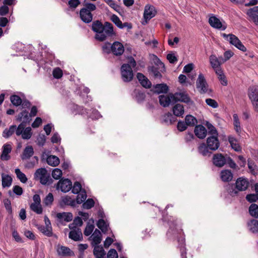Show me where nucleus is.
<instances>
[{
	"label": "nucleus",
	"mask_w": 258,
	"mask_h": 258,
	"mask_svg": "<svg viewBox=\"0 0 258 258\" xmlns=\"http://www.w3.org/2000/svg\"><path fill=\"white\" fill-rule=\"evenodd\" d=\"M196 87L201 94L210 93L212 90L209 88V85L202 74L199 75L196 81Z\"/></svg>",
	"instance_id": "3"
},
{
	"label": "nucleus",
	"mask_w": 258,
	"mask_h": 258,
	"mask_svg": "<svg viewBox=\"0 0 258 258\" xmlns=\"http://www.w3.org/2000/svg\"><path fill=\"white\" fill-rule=\"evenodd\" d=\"M209 148L205 144L203 143L201 144L198 147V151L199 153L203 156H210L211 152L209 151Z\"/></svg>",
	"instance_id": "37"
},
{
	"label": "nucleus",
	"mask_w": 258,
	"mask_h": 258,
	"mask_svg": "<svg viewBox=\"0 0 258 258\" xmlns=\"http://www.w3.org/2000/svg\"><path fill=\"white\" fill-rule=\"evenodd\" d=\"M248 17V19L250 21H252L254 24L258 26V15L255 14H247Z\"/></svg>",
	"instance_id": "61"
},
{
	"label": "nucleus",
	"mask_w": 258,
	"mask_h": 258,
	"mask_svg": "<svg viewBox=\"0 0 258 258\" xmlns=\"http://www.w3.org/2000/svg\"><path fill=\"white\" fill-rule=\"evenodd\" d=\"M62 202L66 205H70L71 206H75L76 203L75 200L68 196L63 197L62 198Z\"/></svg>",
	"instance_id": "47"
},
{
	"label": "nucleus",
	"mask_w": 258,
	"mask_h": 258,
	"mask_svg": "<svg viewBox=\"0 0 258 258\" xmlns=\"http://www.w3.org/2000/svg\"><path fill=\"white\" fill-rule=\"evenodd\" d=\"M196 136L200 139H204L207 135V130L202 125H196L194 131Z\"/></svg>",
	"instance_id": "19"
},
{
	"label": "nucleus",
	"mask_w": 258,
	"mask_h": 258,
	"mask_svg": "<svg viewBox=\"0 0 258 258\" xmlns=\"http://www.w3.org/2000/svg\"><path fill=\"white\" fill-rule=\"evenodd\" d=\"M25 126L26 124L24 122L21 123L18 127L16 126L15 131L16 135L18 136L21 135L25 130Z\"/></svg>",
	"instance_id": "55"
},
{
	"label": "nucleus",
	"mask_w": 258,
	"mask_h": 258,
	"mask_svg": "<svg viewBox=\"0 0 258 258\" xmlns=\"http://www.w3.org/2000/svg\"><path fill=\"white\" fill-rule=\"evenodd\" d=\"M10 100L12 103L16 106L20 105L22 103L21 98L19 96L16 95H13L11 96L10 97Z\"/></svg>",
	"instance_id": "44"
},
{
	"label": "nucleus",
	"mask_w": 258,
	"mask_h": 258,
	"mask_svg": "<svg viewBox=\"0 0 258 258\" xmlns=\"http://www.w3.org/2000/svg\"><path fill=\"white\" fill-rule=\"evenodd\" d=\"M172 93L168 95H161L159 96V101L160 104L164 107H168L170 103L174 102L173 97L172 96Z\"/></svg>",
	"instance_id": "13"
},
{
	"label": "nucleus",
	"mask_w": 258,
	"mask_h": 258,
	"mask_svg": "<svg viewBox=\"0 0 258 258\" xmlns=\"http://www.w3.org/2000/svg\"><path fill=\"white\" fill-rule=\"evenodd\" d=\"M87 198V195L85 191H82L80 194H79L77 196V203L78 204H81L82 202H84Z\"/></svg>",
	"instance_id": "53"
},
{
	"label": "nucleus",
	"mask_w": 258,
	"mask_h": 258,
	"mask_svg": "<svg viewBox=\"0 0 258 258\" xmlns=\"http://www.w3.org/2000/svg\"><path fill=\"white\" fill-rule=\"evenodd\" d=\"M32 135V130L30 127L25 128L22 135V138L25 140H28L31 138Z\"/></svg>",
	"instance_id": "45"
},
{
	"label": "nucleus",
	"mask_w": 258,
	"mask_h": 258,
	"mask_svg": "<svg viewBox=\"0 0 258 258\" xmlns=\"http://www.w3.org/2000/svg\"><path fill=\"white\" fill-rule=\"evenodd\" d=\"M107 258H118V254L114 249H111L108 252Z\"/></svg>",
	"instance_id": "64"
},
{
	"label": "nucleus",
	"mask_w": 258,
	"mask_h": 258,
	"mask_svg": "<svg viewBox=\"0 0 258 258\" xmlns=\"http://www.w3.org/2000/svg\"><path fill=\"white\" fill-rule=\"evenodd\" d=\"M56 217L57 218L66 222H70L73 219V215L71 213H59L57 214Z\"/></svg>",
	"instance_id": "35"
},
{
	"label": "nucleus",
	"mask_w": 258,
	"mask_h": 258,
	"mask_svg": "<svg viewBox=\"0 0 258 258\" xmlns=\"http://www.w3.org/2000/svg\"><path fill=\"white\" fill-rule=\"evenodd\" d=\"M57 252L59 255L63 256L71 255L73 253L69 247L64 246L58 247L57 249Z\"/></svg>",
	"instance_id": "29"
},
{
	"label": "nucleus",
	"mask_w": 258,
	"mask_h": 258,
	"mask_svg": "<svg viewBox=\"0 0 258 258\" xmlns=\"http://www.w3.org/2000/svg\"><path fill=\"white\" fill-rule=\"evenodd\" d=\"M227 159L222 154H214L213 157V164L217 167H222L226 164Z\"/></svg>",
	"instance_id": "15"
},
{
	"label": "nucleus",
	"mask_w": 258,
	"mask_h": 258,
	"mask_svg": "<svg viewBox=\"0 0 258 258\" xmlns=\"http://www.w3.org/2000/svg\"><path fill=\"white\" fill-rule=\"evenodd\" d=\"M4 204L5 208L9 213H11L12 212V209L11 206V202L10 200L7 199L4 200Z\"/></svg>",
	"instance_id": "62"
},
{
	"label": "nucleus",
	"mask_w": 258,
	"mask_h": 258,
	"mask_svg": "<svg viewBox=\"0 0 258 258\" xmlns=\"http://www.w3.org/2000/svg\"><path fill=\"white\" fill-rule=\"evenodd\" d=\"M69 237L75 241H79L83 240V235L80 228H71Z\"/></svg>",
	"instance_id": "14"
},
{
	"label": "nucleus",
	"mask_w": 258,
	"mask_h": 258,
	"mask_svg": "<svg viewBox=\"0 0 258 258\" xmlns=\"http://www.w3.org/2000/svg\"><path fill=\"white\" fill-rule=\"evenodd\" d=\"M89 239L92 241V246L97 245L102 240V235L100 231L95 229Z\"/></svg>",
	"instance_id": "18"
},
{
	"label": "nucleus",
	"mask_w": 258,
	"mask_h": 258,
	"mask_svg": "<svg viewBox=\"0 0 258 258\" xmlns=\"http://www.w3.org/2000/svg\"><path fill=\"white\" fill-rule=\"evenodd\" d=\"M248 167L252 173L255 174L256 173V166L252 162L249 161H248Z\"/></svg>",
	"instance_id": "63"
},
{
	"label": "nucleus",
	"mask_w": 258,
	"mask_h": 258,
	"mask_svg": "<svg viewBox=\"0 0 258 258\" xmlns=\"http://www.w3.org/2000/svg\"><path fill=\"white\" fill-rule=\"evenodd\" d=\"M220 177L224 182H229L233 178V174L229 170H223L220 173Z\"/></svg>",
	"instance_id": "23"
},
{
	"label": "nucleus",
	"mask_w": 258,
	"mask_h": 258,
	"mask_svg": "<svg viewBox=\"0 0 258 258\" xmlns=\"http://www.w3.org/2000/svg\"><path fill=\"white\" fill-rule=\"evenodd\" d=\"M94 229V224L88 223L87 225V226L85 229L84 232L85 235H86L87 236H89L93 232Z\"/></svg>",
	"instance_id": "51"
},
{
	"label": "nucleus",
	"mask_w": 258,
	"mask_h": 258,
	"mask_svg": "<svg viewBox=\"0 0 258 258\" xmlns=\"http://www.w3.org/2000/svg\"><path fill=\"white\" fill-rule=\"evenodd\" d=\"M53 76L56 79H59L62 76V71L59 68H55L53 71Z\"/></svg>",
	"instance_id": "58"
},
{
	"label": "nucleus",
	"mask_w": 258,
	"mask_h": 258,
	"mask_svg": "<svg viewBox=\"0 0 258 258\" xmlns=\"http://www.w3.org/2000/svg\"><path fill=\"white\" fill-rule=\"evenodd\" d=\"M31 209L38 214H41L42 209L40 204L32 203L30 205Z\"/></svg>",
	"instance_id": "46"
},
{
	"label": "nucleus",
	"mask_w": 258,
	"mask_h": 258,
	"mask_svg": "<svg viewBox=\"0 0 258 258\" xmlns=\"http://www.w3.org/2000/svg\"><path fill=\"white\" fill-rule=\"evenodd\" d=\"M15 173L17 177L21 181L22 183H26L28 180L26 176L24 173L22 172L20 169L17 168L15 169Z\"/></svg>",
	"instance_id": "41"
},
{
	"label": "nucleus",
	"mask_w": 258,
	"mask_h": 258,
	"mask_svg": "<svg viewBox=\"0 0 258 258\" xmlns=\"http://www.w3.org/2000/svg\"><path fill=\"white\" fill-rule=\"evenodd\" d=\"M111 20L118 28L122 29V22L117 16L113 15L111 17Z\"/></svg>",
	"instance_id": "52"
},
{
	"label": "nucleus",
	"mask_w": 258,
	"mask_h": 258,
	"mask_svg": "<svg viewBox=\"0 0 258 258\" xmlns=\"http://www.w3.org/2000/svg\"><path fill=\"white\" fill-rule=\"evenodd\" d=\"M12 151V146L10 144H5L3 146V152L1 156L2 160L7 161L10 159L9 155Z\"/></svg>",
	"instance_id": "20"
},
{
	"label": "nucleus",
	"mask_w": 258,
	"mask_h": 258,
	"mask_svg": "<svg viewBox=\"0 0 258 258\" xmlns=\"http://www.w3.org/2000/svg\"><path fill=\"white\" fill-rule=\"evenodd\" d=\"M53 201V196L51 193H49L48 195L45 197L44 203L48 206L51 205Z\"/></svg>",
	"instance_id": "60"
},
{
	"label": "nucleus",
	"mask_w": 258,
	"mask_h": 258,
	"mask_svg": "<svg viewBox=\"0 0 258 258\" xmlns=\"http://www.w3.org/2000/svg\"><path fill=\"white\" fill-rule=\"evenodd\" d=\"M185 122L187 126H193L197 123V119L191 115H187L185 118Z\"/></svg>",
	"instance_id": "38"
},
{
	"label": "nucleus",
	"mask_w": 258,
	"mask_h": 258,
	"mask_svg": "<svg viewBox=\"0 0 258 258\" xmlns=\"http://www.w3.org/2000/svg\"><path fill=\"white\" fill-rule=\"evenodd\" d=\"M100 31V33L95 35V38L100 41H103L109 37L115 35L113 31V25L109 22H105L102 30Z\"/></svg>",
	"instance_id": "2"
},
{
	"label": "nucleus",
	"mask_w": 258,
	"mask_h": 258,
	"mask_svg": "<svg viewBox=\"0 0 258 258\" xmlns=\"http://www.w3.org/2000/svg\"><path fill=\"white\" fill-rule=\"evenodd\" d=\"M121 73L122 80L124 82H130L133 78V72L128 64H123L121 68Z\"/></svg>",
	"instance_id": "6"
},
{
	"label": "nucleus",
	"mask_w": 258,
	"mask_h": 258,
	"mask_svg": "<svg viewBox=\"0 0 258 258\" xmlns=\"http://www.w3.org/2000/svg\"><path fill=\"white\" fill-rule=\"evenodd\" d=\"M97 7L94 4L85 3L84 7L80 10V17L81 20L85 23H89L93 20L92 12L96 10Z\"/></svg>",
	"instance_id": "1"
},
{
	"label": "nucleus",
	"mask_w": 258,
	"mask_h": 258,
	"mask_svg": "<svg viewBox=\"0 0 258 258\" xmlns=\"http://www.w3.org/2000/svg\"><path fill=\"white\" fill-rule=\"evenodd\" d=\"M167 59L171 63H174L177 61V58L174 53L168 54L167 55Z\"/></svg>",
	"instance_id": "59"
},
{
	"label": "nucleus",
	"mask_w": 258,
	"mask_h": 258,
	"mask_svg": "<svg viewBox=\"0 0 258 258\" xmlns=\"http://www.w3.org/2000/svg\"><path fill=\"white\" fill-rule=\"evenodd\" d=\"M209 23L211 27L222 30H225L227 26L223 24L220 20L216 16H212L209 19Z\"/></svg>",
	"instance_id": "9"
},
{
	"label": "nucleus",
	"mask_w": 258,
	"mask_h": 258,
	"mask_svg": "<svg viewBox=\"0 0 258 258\" xmlns=\"http://www.w3.org/2000/svg\"><path fill=\"white\" fill-rule=\"evenodd\" d=\"M173 97L174 102H182L188 104H192L193 101L189 97L188 94L185 91L176 92L172 95Z\"/></svg>",
	"instance_id": "5"
},
{
	"label": "nucleus",
	"mask_w": 258,
	"mask_h": 258,
	"mask_svg": "<svg viewBox=\"0 0 258 258\" xmlns=\"http://www.w3.org/2000/svg\"><path fill=\"white\" fill-rule=\"evenodd\" d=\"M103 27L104 25L98 20L94 21L92 24V29L93 31L96 32V34L100 33V31L102 30Z\"/></svg>",
	"instance_id": "36"
},
{
	"label": "nucleus",
	"mask_w": 258,
	"mask_h": 258,
	"mask_svg": "<svg viewBox=\"0 0 258 258\" xmlns=\"http://www.w3.org/2000/svg\"><path fill=\"white\" fill-rule=\"evenodd\" d=\"M173 114L176 116H181L184 112L183 106L180 104H176L173 108Z\"/></svg>",
	"instance_id": "28"
},
{
	"label": "nucleus",
	"mask_w": 258,
	"mask_h": 258,
	"mask_svg": "<svg viewBox=\"0 0 258 258\" xmlns=\"http://www.w3.org/2000/svg\"><path fill=\"white\" fill-rule=\"evenodd\" d=\"M81 4L80 0H69L68 5L71 9H75Z\"/></svg>",
	"instance_id": "56"
},
{
	"label": "nucleus",
	"mask_w": 258,
	"mask_h": 258,
	"mask_svg": "<svg viewBox=\"0 0 258 258\" xmlns=\"http://www.w3.org/2000/svg\"><path fill=\"white\" fill-rule=\"evenodd\" d=\"M249 213L251 216L258 218V206L255 204H252L249 207Z\"/></svg>",
	"instance_id": "39"
},
{
	"label": "nucleus",
	"mask_w": 258,
	"mask_h": 258,
	"mask_svg": "<svg viewBox=\"0 0 258 258\" xmlns=\"http://www.w3.org/2000/svg\"><path fill=\"white\" fill-rule=\"evenodd\" d=\"M98 227L103 232H105L107 230V225L103 219H99L97 223Z\"/></svg>",
	"instance_id": "48"
},
{
	"label": "nucleus",
	"mask_w": 258,
	"mask_h": 258,
	"mask_svg": "<svg viewBox=\"0 0 258 258\" xmlns=\"http://www.w3.org/2000/svg\"><path fill=\"white\" fill-rule=\"evenodd\" d=\"M33 154L34 150L33 147L31 146H28L24 150L21 158L22 160L28 159L32 157Z\"/></svg>",
	"instance_id": "24"
},
{
	"label": "nucleus",
	"mask_w": 258,
	"mask_h": 258,
	"mask_svg": "<svg viewBox=\"0 0 258 258\" xmlns=\"http://www.w3.org/2000/svg\"><path fill=\"white\" fill-rule=\"evenodd\" d=\"M249 230L252 233L258 232V221L255 219H252L247 223Z\"/></svg>",
	"instance_id": "33"
},
{
	"label": "nucleus",
	"mask_w": 258,
	"mask_h": 258,
	"mask_svg": "<svg viewBox=\"0 0 258 258\" xmlns=\"http://www.w3.org/2000/svg\"><path fill=\"white\" fill-rule=\"evenodd\" d=\"M124 51V46L120 42L115 41L111 46V51L115 55L120 56Z\"/></svg>",
	"instance_id": "11"
},
{
	"label": "nucleus",
	"mask_w": 258,
	"mask_h": 258,
	"mask_svg": "<svg viewBox=\"0 0 258 258\" xmlns=\"http://www.w3.org/2000/svg\"><path fill=\"white\" fill-rule=\"evenodd\" d=\"M248 95L251 102L258 99V86H252L248 89Z\"/></svg>",
	"instance_id": "21"
},
{
	"label": "nucleus",
	"mask_w": 258,
	"mask_h": 258,
	"mask_svg": "<svg viewBox=\"0 0 258 258\" xmlns=\"http://www.w3.org/2000/svg\"><path fill=\"white\" fill-rule=\"evenodd\" d=\"M16 120L18 121H22V122L26 123L29 122L30 119L28 116V112L26 110H24L20 113L16 118Z\"/></svg>",
	"instance_id": "31"
},
{
	"label": "nucleus",
	"mask_w": 258,
	"mask_h": 258,
	"mask_svg": "<svg viewBox=\"0 0 258 258\" xmlns=\"http://www.w3.org/2000/svg\"><path fill=\"white\" fill-rule=\"evenodd\" d=\"M93 253L96 258H102L105 254L103 247L98 245H95Z\"/></svg>",
	"instance_id": "34"
},
{
	"label": "nucleus",
	"mask_w": 258,
	"mask_h": 258,
	"mask_svg": "<svg viewBox=\"0 0 258 258\" xmlns=\"http://www.w3.org/2000/svg\"><path fill=\"white\" fill-rule=\"evenodd\" d=\"M175 117L169 112L165 114L163 117V121L168 124H171L175 121Z\"/></svg>",
	"instance_id": "43"
},
{
	"label": "nucleus",
	"mask_w": 258,
	"mask_h": 258,
	"mask_svg": "<svg viewBox=\"0 0 258 258\" xmlns=\"http://www.w3.org/2000/svg\"><path fill=\"white\" fill-rule=\"evenodd\" d=\"M45 226H40L38 227V229L44 235L50 237L53 236L52 229L51 226L50 221L49 219L45 217L44 218Z\"/></svg>",
	"instance_id": "7"
},
{
	"label": "nucleus",
	"mask_w": 258,
	"mask_h": 258,
	"mask_svg": "<svg viewBox=\"0 0 258 258\" xmlns=\"http://www.w3.org/2000/svg\"><path fill=\"white\" fill-rule=\"evenodd\" d=\"M62 175V171L58 168H55L52 172V176L55 179H59Z\"/></svg>",
	"instance_id": "50"
},
{
	"label": "nucleus",
	"mask_w": 258,
	"mask_h": 258,
	"mask_svg": "<svg viewBox=\"0 0 258 258\" xmlns=\"http://www.w3.org/2000/svg\"><path fill=\"white\" fill-rule=\"evenodd\" d=\"M206 103L208 105L213 108H216L218 107V104L217 101L211 98L206 99Z\"/></svg>",
	"instance_id": "57"
},
{
	"label": "nucleus",
	"mask_w": 258,
	"mask_h": 258,
	"mask_svg": "<svg viewBox=\"0 0 258 258\" xmlns=\"http://www.w3.org/2000/svg\"><path fill=\"white\" fill-rule=\"evenodd\" d=\"M228 141L233 149L236 152L240 151L241 148L239 146L238 141L233 136H229L228 138Z\"/></svg>",
	"instance_id": "27"
},
{
	"label": "nucleus",
	"mask_w": 258,
	"mask_h": 258,
	"mask_svg": "<svg viewBox=\"0 0 258 258\" xmlns=\"http://www.w3.org/2000/svg\"><path fill=\"white\" fill-rule=\"evenodd\" d=\"M156 14L155 7L153 6L147 5L145 7L144 17L147 21L153 18Z\"/></svg>",
	"instance_id": "16"
},
{
	"label": "nucleus",
	"mask_w": 258,
	"mask_h": 258,
	"mask_svg": "<svg viewBox=\"0 0 258 258\" xmlns=\"http://www.w3.org/2000/svg\"><path fill=\"white\" fill-rule=\"evenodd\" d=\"M94 206V201L92 199H88L83 204V207L86 209H90Z\"/></svg>",
	"instance_id": "54"
},
{
	"label": "nucleus",
	"mask_w": 258,
	"mask_h": 258,
	"mask_svg": "<svg viewBox=\"0 0 258 258\" xmlns=\"http://www.w3.org/2000/svg\"><path fill=\"white\" fill-rule=\"evenodd\" d=\"M228 40L230 44L234 45L240 50L243 52L246 51V48L243 45L241 41L235 35L233 34L230 35V39H229Z\"/></svg>",
	"instance_id": "10"
},
{
	"label": "nucleus",
	"mask_w": 258,
	"mask_h": 258,
	"mask_svg": "<svg viewBox=\"0 0 258 258\" xmlns=\"http://www.w3.org/2000/svg\"><path fill=\"white\" fill-rule=\"evenodd\" d=\"M34 177L35 180H39L40 182L43 185L50 184V177L47 174V170L45 168H41L38 169L35 171Z\"/></svg>",
	"instance_id": "4"
},
{
	"label": "nucleus",
	"mask_w": 258,
	"mask_h": 258,
	"mask_svg": "<svg viewBox=\"0 0 258 258\" xmlns=\"http://www.w3.org/2000/svg\"><path fill=\"white\" fill-rule=\"evenodd\" d=\"M235 184L237 190L239 191H244L248 187L249 182L246 179L240 177L237 179Z\"/></svg>",
	"instance_id": "17"
},
{
	"label": "nucleus",
	"mask_w": 258,
	"mask_h": 258,
	"mask_svg": "<svg viewBox=\"0 0 258 258\" xmlns=\"http://www.w3.org/2000/svg\"><path fill=\"white\" fill-rule=\"evenodd\" d=\"M210 64L213 69L220 67L221 64L223 63L221 57L219 58L215 55H211L210 56Z\"/></svg>",
	"instance_id": "22"
},
{
	"label": "nucleus",
	"mask_w": 258,
	"mask_h": 258,
	"mask_svg": "<svg viewBox=\"0 0 258 258\" xmlns=\"http://www.w3.org/2000/svg\"><path fill=\"white\" fill-rule=\"evenodd\" d=\"M155 92L159 94L161 93H166L168 92L169 88L168 86L165 84H156L154 86Z\"/></svg>",
	"instance_id": "26"
},
{
	"label": "nucleus",
	"mask_w": 258,
	"mask_h": 258,
	"mask_svg": "<svg viewBox=\"0 0 258 258\" xmlns=\"http://www.w3.org/2000/svg\"><path fill=\"white\" fill-rule=\"evenodd\" d=\"M83 225V221L80 217L75 218L73 222L69 225L70 229L71 228H79V227Z\"/></svg>",
	"instance_id": "42"
},
{
	"label": "nucleus",
	"mask_w": 258,
	"mask_h": 258,
	"mask_svg": "<svg viewBox=\"0 0 258 258\" xmlns=\"http://www.w3.org/2000/svg\"><path fill=\"white\" fill-rule=\"evenodd\" d=\"M233 124L234 128L237 133H240L241 132L240 123L239 120L238 116L237 114H234L233 115Z\"/></svg>",
	"instance_id": "40"
},
{
	"label": "nucleus",
	"mask_w": 258,
	"mask_h": 258,
	"mask_svg": "<svg viewBox=\"0 0 258 258\" xmlns=\"http://www.w3.org/2000/svg\"><path fill=\"white\" fill-rule=\"evenodd\" d=\"M47 164L51 166H56L59 164V159L54 155L48 156L46 159Z\"/></svg>",
	"instance_id": "32"
},
{
	"label": "nucleus",
	"mask_w": 258,
	"mask_h": 258,
	"mask_svg": "<svg viewBox=\"0 0 258 258\" xmlns=\"http://www.w3.org/2000/svg\"><path fill=\"white\" fill-rule=\"evenodd\" d=\"M12 178L8 174H2V184L4 188L10 187L12 183Z\"/></svg>",
	"instance_id": "25"
},
{
	"label": "nucleus",
	"mask_w": 258,
	"mask_h": 258,
	"mask_svg": "<svg viewBox=\"0 0 258 258\" xmlns=\"http://www.w3.org/2000/svg\"><path fill=\"white\" fill-rule=\"evenodd\" d=\"M16 129V125H11L9 128H5L3 132V137L6 139L9 138L15 132Z\"/></svg>",
	"instance_id": "30"
},
{
	"label": "nucleus",
	"mask_w": 258,
	"mask_h": 258,
	"mask_svg": "<svg viewBox=\"0 0 258 258\" xmlns=\"http://www.w3.org/2000/svg\"><path fill=\"white\" fill-rule=\"evenodd\" d=\"M72 188V182L68 179H61L59 180L57 185L56 189H60L63 192H67Z\"/></svg>",
	"instance_id": "8"
},
{
	"label": "nucleus",
	"mask_w": 258,
	"mask_h": 258,
	"mask_svg": "<svg viewBox=\"0 0 258 258\" xmlns=\"http://www.w3.org/2000/svg\"><path fill=\"white\" fill-rule=\"evenodd\" d=\"M207 144L209 149L212 151H215L218 149L220 143L217 137L211 136L207 139Z\"/></svg>",
	"instance_id": "12"
},
{
	"label": "nucleus",
	"mask_w": 258,
	"mask_h": 258,
	"mask_svg": "<svg viewBox=\"0 0 258 258\" xmlns=\"http://www.w3.org/2000/svg\"><path fill=\"white\" fill-rule=\"evenodd\" d=\"M72 192L74 194H78L82 190V186L80 182L76 181L74 183L73 186H72Z\"/></svg>",
	"instance_id": "49"
}]
</instances>
